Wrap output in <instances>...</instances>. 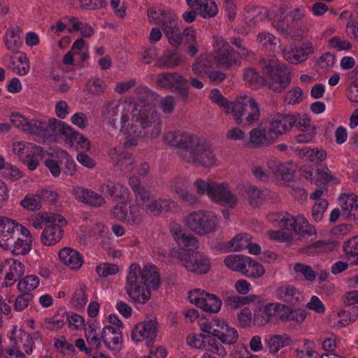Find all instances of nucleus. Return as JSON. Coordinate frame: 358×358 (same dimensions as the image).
I'll use <instances>...</instances> for the list:
<instances>
[{"instance_id":"nucleus-1","label":"nucleus","mask_w":358,"mask_h":358,"mask_svg":"<svg viewBox=\"0 0 358 358\" xmlns=\"http://www.w3.org/2000/svg\"><path fill=\"white\" fill-rule=\"evenodd\" d=\"M163 141L166 144L176 148L177 155L187 164L210 167L216 162L210 145L189 132L170 131L164 135Z\"/></svg>"},{"instance_id":"nucleus-2","label":"nucleus","mask_w":358,"mask_h":358,"mask_svg":"<svg viewBox=\"0 0 358 358\" xmlns=\"http://www.w3.org/2000/svg\"><path fill=\"white\" fill-rule=\"evenodd\" d=\"M159 285L160 276L156 266L146 265L141 269L138 264L130 266L125 289L133 302L145 304L150 299V288L157 289Z\"/></svg>"},{"instance_id":"nucleus-3","label":"nucleus","mask_w":358,"mask_h":358,"mask_svg":"<svg viewBox=\"0 0 358 358\" xmlns=\"http://www.w3.org/2000/svg\"><path fill=\"white\" fill-rule=\"evenodd\" d=\"M162 122L155 111H141L134 115L131 122L121 127L124 136V145L127 148L136 146L141 140L148 141L157 138L162 131Z\"/></svg>"},{"instance_id":"nucleus-4","label":"nucleus","mask_w":358,"mask_h":358,"mask_svg":"<svg viewBox=\"0 0 358 358\" xmlns=\"http://www.w3.org/2000/svg\"><path fill=\"white\" fill-rule=\"evenodd\" d=\"M259 64L266 76V85L273 92L280 93L290 85V70L285 64L265 58L260 59Z\"/></svg>"},{"instance_id":"nucleus-5","label":"nucleus","mask_w":358,"mask_h":358,"mask_svg":"<svg viewBox=\"0 0 358 358\" xmlns=\"http://www.w3.org/2000/svg\"><path fill=\"white\" fill-rule=\"evenodd\" d=\"M287 6L285 4L280 6L279 13L273 22V26L285 37L301 38L299 23L306 16V10L303 6H299L287 13Z\"/></svg>"},{"instance_id":"nucleus-6","label":"nucleus","mask_w":358,"mask_h":358,"mask_svg":"<svg viewBox=\"0 0 358 358\" xmlns=\"http://www.w3.org/2000/svg\"><path fill=\"white\" fill-rule=\"evenodd\" d=\"M199 195L207 194L213 201L233 208L238 202V198L229 190V185L224 182L217 183L212 180L197 179L193 184Z\"/></svg>"},{"instance_id":"nucleus-7","label":"nucleus","mask_w":358,"mask_h":358,"mask_svg":"<svg viewBox=\"0 0 358 358\" xmlns=\"http://www.w3.org/2000/svg\"><path fill=\"white\" fill-rule=\"evenodd\" d=\"M231 113L238 125L250 126L257 123L260 117L257 102L250 96L245 94L236 98L233 102Z\"/></svg>"},{"instance_id":"nucleus-8","label":"nucleus","mask_w":358,"mask_h":358,"mask_svg":"<svg viewBox=\"0 0 358 358\" xmlns=\"http://www.w3.org/2000/svg\"><path fill=\"white\" fill-rule=\"evenodd\" d=\"M185 224L192 231L199 236L210 234L217 227L216 217L210 211H194L187 216Z\"/></svg>"},{"instance_id":"nucleus-9","label":"nucleus","mask_w":358,"mask_h":358,"mask_svg":"<svg viewBox=\"0 0 358 358\" xmlns=\"http://www.w3.org/2000/svg\"><path fill=\"white\" fill-rule=\"evenodd\" d=\"M9 338L10 346L5 349L8 355L15 356V358H26L22 351L28 355L32 352V338L28 333L15 327Z\"/></svg>"},{"instance_id":"nucleus-10","label":"nucleus","mask_w":358,"mask_h":358,"mask_svg":"<svg viewBox=\"0 0 358 358\" xmlns=\"http://www.w3.org/2000/svg\"><path fill=\"white\" fill-rule=\"evenodd\" d=\"M111 215L117 220L133 227L140 226L145 218L143 209L138 203L130 205L129 212L124 203H117L112 208Z\"/></svg>"},{"instance_id":"nucleus-11","label":"nucleus","mask_w":358,"mask_h":358,"mask_svg":"<svg viewBox=\"0 0 358 358\" xmlns=\"http://www.w3.org/2000/svg\"><path fill=\"white\" fill-rule=\"evenodd\" d=\"M181 265L188 271L197 274L206 273L210 269L208 258L197 251L184 249L179 255Z\"/></svg>"},{"instance_id":"nucleus-12","label":"nucleus","mask_w":358,"mask_h":358,"mask_svg":"<svg viewBox=\"0 0 358 358\" xmlns=\"http://www.w3.org/2000/svg\"><path fill=\"white\" fill-rule=\"evenodd\" d=\"M29 234V229L13 219L0 216V247L11 246L17 235Z\"/></svg>"},{"instance_id":"nucleus-13","label":"nucleus","mask_w":358,"mask_h":358,"mask_svg":"<svg viewBox=\"0 0 358 358\" xmlns=\"http://www.w3.org/2000/svg\"><path fill=\"white\" fill-rule=\"evenodd\" d=\"M156 83L162 88L178 92L183 99L188 97L187 80L176 72H164L158 74Z\"/></svg>"},{"instance_id":"nucleus-14","label":"nucleus","mask_w":358,"mask_h":358,"mask_svg":"<svg viewBox=\"0 0 358 358\" xmlns=\"http://www.w3.org/2000/svg\"><path fill=\"white\" fill-rule=\"evenodd\" d=\"M215 60L220 65L229 67L238 62V53L231 48L228 41L222 37L214 38Z\"/></svg>"},{"instance_id":"nucleus-15","label":"nucleus","mask_w":358,"mask_h":358,"mask_svg":"<svg viewBox=\"0 0 358 358\" xmlns=\"http://www.w3.org/2000/svg\"><path fill=\"white\" fill-rule=\"evenodd\" d=\"M188 298L192 303H194L206 312L217 313L222 306V301L217 296L203 290L190 291Z\"/></svg>"},{"instance_id":"nucleus-16","label":"nucleus","mask_w":358,"mask_h":358,"mask_svg":"<svg viewBox=\"0 0 358 358\" xmlns=\"http://www.w3.org/2000/svg\"><path fill=\"white\" fill-rule=\"evenodd\" d=\"M101 115L104 121L115 129L117 117H120L121 127L129 120V110H125V105L120 101H112L106 104L102 108Z\"/></svg>"},{"instance_id":"nucleus-17","label":"nucleus","mask_w":358,"mask_h":358,"mask_svg":"<svg viewBox=\"0 0 358 358\" xmlns=\"http://www.w3.org/2000/svg\"><path fill=\"white\" fill-rule=\"evenodd\" d=\"M53 129L55 136H59L68 143L73 145L74 143L78 144L85 150L90 149V142L82 134L75 131L73 129L62 122H54Z\"/></svg>"},{"instance_id":"nucleus-18","label":"nucleus","mask_w":358,"mask_h":358,"mask_svg":"<svg viewBox=\"0 0 358 358\" xmlns=\"http://www.w3.org/2000/svg\"><path fill=\"white\" fill-rule=\"evenodd\" d=\"M158 329V323L155 318L150 319L137 324L132 330L131 338L139 342L146 341L148 346L155 340Z\"/></svg>"},{"instance_id":"nucleus-19","label":"nucleus","mask_w":358,"mask_h":358,"mask_svg":"<svg viewBox=\"0 0 358 358\" xmlns=\"http://www.w3.org/2000/svg\"><path fill=\"white\" fill-rule=\"evenodd\" d=\"M297 120L294 115L278 113L269 120L268 130L275 135H283L291 130Z\"/></svg>"},{"instance_id":"nucleus-20","label":"nucleus","mask_w":358,"mask_h":358,"mask_svg":"<svg viewBox=\"0 0 358 358\" xmlns=\"http://www.w3.org/2000/svg\"><path fill=\"white\" fill-rule=\"evenodd\" d=\"M54 122H60L57 119L50 120L48 122L40 121L36 119L28 120L24 127V131L41 136H50L55 135L53 129Z\"/></svg>"},{"instance_id":"nucleus-21","label":"nucleus","mask_w":358,"mask_h":358,"mask_svg":"<svg viewBox=\"0 0 358 358\" xmlns=\"http://www.w3.org/2000/svg\"><path fill=\"white\" fill-rule=\"evenodd\" d=\"M101 339L110 350L120 351L122 348V333L112 326H106L102 329Z\"/></svg>"},{"instance_id":"nucleus-22","label":"nucleus","mask_w":358,"mask_h":358,"mask_svg":"<svg viewBox=\"0 0 358 358\" xmlns=\"http://www.w3.org/2000/svg\"><path fill=\"white\" fill-rule=\"evenodd\" d=\"M148 17L150 22L161 26L163 31L168 29H171L178 25L176 15L167 10H159V13H157L152 8H149L148 10Z\"/></svg>"},{"instance_id":"nucleus-23","label":"nucleus","mask_w":358,"mask_h":358,"mask_svg":"<svg viewBox=\"0 0 358 358\" xmlns=\"http://www.w3.org/2000/svg\"><path fill=\"white\" fill-rule=\"evenodd\" d=\"M73 194L78 200L92 207L98 208L105 203L104 198L91 189L77 187L73 189Z\"/></svg>"},{"instance_id":"nucleus-24","label":"nucleus","mask_w":358,"mask_h":358,"mask_svg":"<svg viewBox=\"0 0 358 358\" xmlns=\"http://www.w3.org/2000/svg\"><path fill=\"white\" fill-rule=\"evenodd\" d=\"M186 3L203 18L213 17L218 13V7L213 0H186Z\"/></svg>"},{"instance_id":"nucleus-25","label":"nucleus","mask_w":358,"mask_h":358,"mask_svg":"<svg viewBox=\"0 0 358 358\" xmlns=\"http://www.w3.org/2000/svg\"><path fill=\"white\" fill-rule=\"evenodd\" d=\"M41 236V243L48 246L53 245L58 243L63 236L62 226L64 224L58 222H48Z\"/></svg>"},{"instance_id":"nucleus-26","label":"nucleus","mask_w":358,"mask_h":358,"mask_svg":"<svg viewBox=\"0 0 358 358\" xmlns=\"http://www.w3.org/2000/svg\"><path fill=\"white\" fill-rule=\"evenodd\" d=\"M129 185L134 192L136 203L140 202L143 206L152 198L150 188L140 181L137 177H131L129 180Z\"/></svg>"},{"instance_id":"nucleus-27","label":"nucleus","mask_w":358,"mask_h":358,"mask_svg":"<svg viewBox=\"0 0 358 358\" xmlns=\"http://www.w3.org/2000/svg\"><path fill=\"white\" fill-rule=\"evenodd\" d=\"M24 273V265L15 259H9L8 272L5 274L3 281L0 282V286L7 287L12 286Z\"/></svg>"},{"instance_id":"nucleus-28","label":"nucleus","mask_w":358,"mask_h":358,"mask_svg":"<svg viewBox=\"0 0 358 358\" xmlns=\"http://www.w3.org/2000/svg\"><path fill=\"white\" fill-rule=\"evenodd\" d=\"M312 52V47L306 45L304 47H290L289 49H284L282 55L285 60L289 63L297 64L305 61L308 55Z\"/></svg>"},{"instance_id":"nucleus-29","label":"nucleus","mask_w":358,"mask_h":358,"mask_svg":"<svg viewBox=\"0 0 358 358\" xmlns=\"http://www.w3.org/2000/svg\"><path fill=\"white\" fill-rule=\"evenodd\" d=\"M34 241V238L29 231V234L22 235L20 237L17 236L16 239H13L11 243V246H8L3 249L6 250H10L14 255H26L29 252L31 248V245Z\"/></svg>"},{"instance_id":"nucleus-30","label":"nucleus","mask_w":358,"mask_h":358,"mask_svg":"<svg viewBox=\"0 0 358 358\" xmlns=\"http://www.w3.org/2000/svg\"><path fill=\"white\" fill-rule=\"evenodd\" d=\"M276 295L279 299L293 306L303 299L301 292L295 287L289 285L279 287Z\"/></svg>"},{"instance_id":"nucleus-31","label":"nucleus","mask_w":358,"mask_h":358,"mask_svg":"<svg viewBox=\"0 0 358 358\" xmlns=\"http://www.w3.org/2000/svg\"><path fill=\"white\" fill-rule=\"evenodd\" d=\"M52 193L48 190H42L39 194H27L20 205L28 210H38L41 208L42 201L48 199Z\"/></svg>"},{"instance_id":"nucleus-32","label":"nucleus","mask_w":358,"mask_h":358,"mask_svg":"<svg viewBox=\"0 0 358 358\" xmlns=\"http://www.w3.org/2000/svg\"><path fill=\"white\" fill-rule=\"evenodd\" d=\"M182 62L180 53L176 50H166L157 59L155 66L159 68L173 69Z\"/></svg>"},{"instance_id":"nucleus-33","label":"nucleus","mask_w":358,"mask_h":358,"mask_svg":"<svg viewBox=\"0 0 358 358\" xmlns=\"http://www.w3.org/2000/svg\"><path fill=\"white\" fill-rule=\"evenodd\" d=\"M215 337H217L224 344H234L238 338L237 331L234 327H229L223 320H221L218 329H215Z\"/></svg>"},{"instance_id":"nucleus-34","label":"nucleus","mask_w":358,"mask_h":358,"mask_svg":"<svg viewBox=\"0 0 358 358\" xmlns=\"http://www.w3.org/2000/svg\"><path fill=\"white\" fill-rule=\"evenodd\" d=\"M60 260L72 269H78L83 265V260L80 255L75 250L64 248L59 252Z\"/></svg>"},{"instance_id":"nucleus-35","label":"nucleus","mask_w":358,"mask_h":358,"mask_svg":"<svg viewBox=\"0 0 358 358\" xmlns=\"http://www.w3.org/2000/svg\"><path fill=\"white\" fill-rule=\"evenodd\" d=\"M277 308H282L281 303H268L262 309H259L254 315L255 322L259 326H263L271 322L272 318H275Z\"/></svg>"},{"instance_id":"nucleus-36","label":"nucleus","mask_w":358,"mask_h":358,"mask_svg":"<svg viewBox=\"0 0 358 358\" xmlns=\"http://www.w3.org/2000/svg\"><path fill=\"white\" fill-rule=\"evenodd\" d=\"M340 206L342 209V215L345 217L358 216V197L354 194L342 195L339 198Z\"/></svg>"},{"instance_id":"nucleus-37","label":"nucleus","mask_w":358,"mask_h":358,"mask_svg":"<svg viewBox=\"0 0 358 358\" xmlns=\"http://www.w3.org/2000/svg\"><path fill=\"white\" fill-rule=\"evenodd\" d=\"M8 67L15 73L24 76L29 72V62L25 55L21 53L18 56L9 57Z\"/></svg>"},{"instance_id":"nucleus-38","label":"nucleus","mask_w":358,"mask_h":358,"mask_svg":"<svg viewBox=\"0 0 358 358\" xmlns=\"http://www.w3.org/2000/svg\"><path fill=\"white\" fill-rule=\"evenodd\" d=\"M268 219L272 222H277L278 227L287 231H294L297 223V216L295 217L287 213L271 214L268 215Z\"/></svg>"},{"instance_id":"nucleus-39","label":"nucleus","mask_w":358,"mask_h":358,"mask_svg":"<svg viewBox=\"0 0 358 358\" xmlns=\"http://www.w3.org/2000/svg\"><path fill=\"white\" fill-rule=\"evenodd\" d=\"M29 222L35 229L42 228L44 222H59L66 224V221L61 215L48 214L47 213H39L29 219Z\"/></svg>"},{"instance_id":"nucleus-40","label":"nucleus","mask_w":358,"mask_h":358,"mask_svg":"<svg viewBox=\"0 0 358 358\" xmlns=\"http://www.w3.org/2000/svg\"><path fill=\"white\" fill-rule=\"evenodd\" d=\"M249 257L241 255H230L224 259L225 265L231 270L238 271L243 275L246 269Z\"/></svg>"},{"instance_id":"nucleus-41","label":"nucleus","mask_w":358,"mask_h":358,"mask_svg":"<svg viewBox=\"0 0 358 358\" xmlns=\"http://www.w3.org/2000/svg\"><path fill=\"white\" fill-rule=\"evenodd\" d=\"M103 192L108 194L110 196L124 199L127 195V189L119 182L108 181L101 186Z\"/></svg>"},{"instance_id":"nucleus-42","label":"nucleus","mask_w":358,"mask_h":358,"mask_svg":"<svg viewBox=\"0 0 358 358\" xmlns=\"http://www.w3.org/2000/svg\"><path fill=\"white\" fill-rule=\"evenodd\" d=\"M145 210L155 216L159 215L162 212H167L170 210V202L163 199H151L144 206Z\"/></svg>"},{"instance_id":"nucleus-43","label":"nucleus","mask_w":358,"mask_h":358,"mask_svg":"<svg viewBox=\"0 0 358 358\" xmlns=\"http://www.w3.org/2000/svg\"><path fill=\"white\" fill-rule=\"evenodd\" d=\"M294 232L302 238L315 237L317 234L315 228L310 225L308 220L301 215L297 216V223Z\"/></svg>"},{"instance_id":"nucleus-44","label":"nucleus","mask_w":358,"mask_h":358,"mask_svg":"<svg viewBox=\"0 0 358 358\" xmlns=\"http://www.w3.org/2000/svg\"><path fill=\"white\" fill-rule=\"evenodd\" d=\"M290 339L286 335H278L275 334L267 340V346L269 352L271 353H275L278 352L281 348L289 345Z\"/></svg>"},{"instance_id":"nucleus-45","label":"nucleus","mask_w":358,"mask_h":358,"mask_svg":"<svg viewBox=\"0 0 358 358\" xmlns=\"http://www.w3.org/2000/svg\"><path fill=\"white\" fill-rule=\"evenodd\" d=\"M266 131L262 127L252 129L250 132V143L252 147L257 148L262 145H268L269 142L266 136Z\"/></svg>"},{"instance_id":"nucleus-46","label":"nucleus","mask_w":358,"mask_h":358,"mask_svg":"<svg viewBox=\"0 0 358 358\" xmlns=\"http://www.w3.org/2000/svg\"><path fill=\"white\" fill-rule=\"evenodd\" d=\"M248 196L249 204L257 207L259 206L264 200L263 191L254 185H248L245 189Z\"/></svg>"},{"instance_id":"nucleus-47","label":"nucleus","mask_w":358,"mask_h":358,"mask_svg":"<svg viewBox=\"0 0 358 358\" xmlns=\"http://www.w3.org/2000/svg\"><path fill=\"white\" fill-rule=\"evenodd\" d=\"M229 43L236 48L235 52L238 53V59L242 57H248L253 56V52L249 50L247 46V43L244 41V39L238 36H232L229 38Z\"/></svg>"},{"instance_id":"nucleus-48","label":"nucleus","mask_w":358,"mask_h":358,"mask_svg":"<svg viewBox=\"0 0 358 358\" xmlns=\"http://www.w3.org/2000/svg\"><path fill=\"white\" fill-rule=\"evenodd\" d=\"M271 164L274 173V180L280 177L282 180L289 182L293 179V173L289 165L286 164L276 165L274 162H271Z\"/></svg>"},{"instance_id":"nucleus-49","label":"nucleus","mask_w":358,"mask_h":358,"mask_svg":"<svg viewBox=\"0 0 358 358\" xmlns=\"http://www.w3.org/2000/svg\"><path fill=\"white\" fill-rule=\"evenodd\" d=\"M251 236L248 234H239L229 243V248L231 250H242L250 245Z\"/></svg>"},{"instance_id":"nucleus-50","label":"nucleus","mask_w":358,"mask_h":358,"mask_svg":"<svg viewBox=\"0 0 358 358\" xmlns=\"http://www.w3.org/2000/svg\"><path fill=\"white\" fill-rule=\"evenodd\" d=\"M38 285L39 278L36 275H30L20 280L17 284V287L21 292L31 293Z\"/></svg>"},{"instance_id":"nucleus-51","label":"nucleus","mask_w":358,"mask_h":358,"mask_svg":"<svg viewBox=\"0 0 358 358\" xmlns=\"http://www.w3.org/2000/svg\"><path fill=\"white\" fill-rule=\"evenodd\" d=\"M264 273L265 270L262 265L249 257L244 275L249 278H257L262 276Z\"/></svg>"},{"instance_id":"nucleus-52","label":"nucleus","mask_w":358,"mask_h":358,"mask_svg":"<svg viewBox=\"0 0 358 358\" xmlns=\"http://www.w3.org/2000/svg\"><path fill=\"white\" fill-rule=\"evenodd\" d=\"M251 171L256 179L261 181L266 182L268 180H274V173L271 162L268 165L267 169H264L259 166H253Z\"/></svg>"},{"instance_id":"nucleus-53","label":"nucleus","mask_w":358,"mask_h":358,"mask_svg":"<svg viewBox=\"0 0 358 358\" xmlns=\"http://www.w3.org/2000/svg\"><path fill=\"white\" fill-rule=\"evenodd\" d=\"M210 99L213 102L222 108L226 113H231V108L233 102H230L225 99L219 90H213L210 93Z\"/></svg>"},{"instance_id":"nucleus-54","label":"nucleus","mask_w":358,"mask_h":358,"mask_svg":"<svg viewBox=\"0 0 358 358\" xmlns=\"http://www.w3.org/2000/svg\"><path fill=\"white\" fill-rule=\"evenodd\" d=\"M22 44L20 36L15 34L14 31H9L5 38V45L7 49L11 52H17Z\"/></svg>"},{"instance_id":"nucleus-55","label":"nucleus","mask_w":358,"mask_h":358,"mask_svg":"<svg viewBox=\"0 0 358 358\" xmlns=\"http://www.w3.org/2000/svg\"><path fill=\"white\" fill-rule=\"evenodd\" d=\"M343 248L348 259H358V236L352 237L343 243Z\"/></svg>"},{"instance_id":"nucleus-56","label":"nucleus","mask_w":358,"mask_h":358,"mask_svg":"<svg viewBox=\"0 0 358 358\" xmlns=\"http://www.w3.org/2000/svg\"><path fill=\"white\" fill-rule=\"evenodd\" d=\"M192 71L200 77H206L210 69V62L206 59H197L192 66Z\"/></svg>"},{"instance_id":"nucleus-57","label":"nucleus","mask_w":358,"mask_h":358,"mask_svg":"<svg viewBox=\"0 0 358 358\" xmlns=\"http://www.w3.org/2000/svg\"><path fill=\"white\" fill-rule=\"evenodd\" d=\"M134 158L128 152H121L117 160V165L120 166L122 171L129 173L133 170Z\"/></svg>"},{"instance_id":"nucleus-58","label":"nucleus","mask_w":358,"mask_h":358,"mask_svg":"<svg viewBox=\"0 0 358 358\" xmlns=\"http://www.w3.org/2000/svg\"><path fill=\"white\" fill-rule=\"evenodd\" d=\"M62 164L64 163L63 172L66 176H73L77 171L76 164L73 158L66 152L62 151L60 153Z\"/></svg>"},{"instance_id":"nucleus-59","label":"nucleus","mask_w":358,"mask_h":358,"mask_svg":"<svg viewBox=\"0 0 358 358\" xmlns=\"http://www.w3.org/2000/svg\"><path fill=\"white\" fill-rule=\"evenodd\" d=\"M135 93L139 101L144 105L149 104L155 98V93L145 86H139L136 88Z\"/></svg>"},{"instance_id":"nucleus-60","label":"nucleus","mask_w":358,"mask_h":358,"mask_svg":"<svg viewBox=\"0 0 358 358\" xmlns=\"http://www.w3.org/2000/svg\"><path fill=\"white\" fill-rule=\"evenodd\" d=\"M66 322V313L55 315L52 318H46L44 324L48 329L57 330L61 329Z\"/></svg>"},{"instance_id":"nucleus-61","label":"nucleus","mask_w":358,"mask_h":358,"mask_svg":"<svg viewBox=\"0 0 358 358\" xmlns=\"http://www.w3.org/2000/svg\"><path fill=\"white\" fill-rule=\"evenodd\" d=\"M164 33L171 45L177 47L182 43V36L178 25L171 29L164 30Z\"/></svg>"},{"instance_id":"nucleus-62","label":"nucleus","mask_w":358,"mask_h":358,"mask_svg":"<svg viewBox=\"0 0 358 358\" xmlns=\"http://www.w3.org/2000/svg\"><path fill=\"white\" fill-rule=\"evenodd\" d=\"M86 90L93 95H99L105 90L104 82L99 78H93L86 83Z\"/></svg>"},{"instance_id":"nucleus-63","label":"nucleus","mask_w":358,"mask_h":358,"mask_svg":"<svg viewBox=\"0 0 358 358\" xmlns=\"http://www.w3.org/2000/svg\"><path fill=\"white\" fill-rule=\"evenodd\" d=\"M244 80L255 88L259 87L262 83V78L253 69H248L243 73Z\"/></svg>"},{"instance_id":"nucleus-64","label":"nucleus","mask_w":358,"mask_h":358,"mask_svg":"<svg viewBox=\"0 0 358 358\" xmlns=\"http://www.w3.org/2000/svg\"><path fill=\"white\" fill-rule=\"evenodd\" d=\"M1 173L4 178L11 181L17 180L22 177V173L20 170L10 164H7V166L1 171Z\"/></svg>"}]
</instances>
